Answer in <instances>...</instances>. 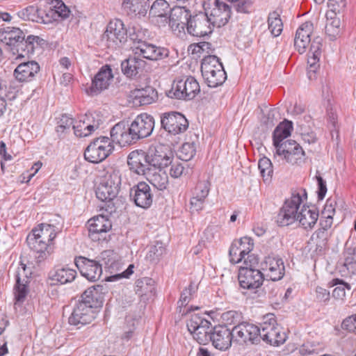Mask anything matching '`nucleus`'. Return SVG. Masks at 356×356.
<instances>
[{
	"instance_id": "a878e982",
	"label": "nucleus",
	"mask_w": 356,
	"mask_h": 356,
	"mask_svg": "<svg viewBox=\"0 0 356 356\" xmlns=\"http://www.w3.org/2000/svg\"><path fill=\"white\" fill-rule=\"evenodd\" d=\"M88 235L92 241H99V235L108 232L112 227L111 221L105 216L99 215L88 221Z\"/></svg>"
},
{
	"instance_id": "0eeeda50",
	"label": "nucleus",
	"mask_w": 356,
	"mask_h": 356,
	"mask_svg": "<svg viewBox=\"0 0 356 356\" xmlns=\"http://www.w3.org/2000/svg\"><path fill=\"white\" fill-rule=\"evenodd\" d=\"M111 137L102 136L96 138L87 147L84 152L86 160L90 163H98L104 161L113 151Z\"/></svg>"
},
{
	"instance_id": "473e14b6",
	"label": "nucleus",
	"mask_w": 356,
	"mask_h": 356,
	"mask_svg": "<svg viewBox=\"0 0 356 356\" xmlns=\"http://www.w3.org/2000/svg\"><path fill=\"white\" fill-rule=\"evenodd\" d=\"M25 34L19 28L6 27L0 29V41L3 43L8 50H11L20 39H24Z\"/></svg>"
},
{
	"instance_id": "864d4df0",
	"label": "nucleus",
	"mask_w": 356,
	"mask_h": 356,
	"mask_svg": "<svg viewBox=\"0 0 356 356\" xmlns=\"http://www.w3.org/2000/svg\"><path fill=\"white\" fill-rule=\"evenodd\" d=\"M211 324L208 321L207 325H202L198 330L193 332L192 334L193 338L200 344H206L210 341L213 328L211 327Z\"/></svg>"
},
{
	"instance_id": "ea45409f",
	"label": "nucleus",
	"mask_w": 356,
	"mask_h": 356,
	"mask_svg": "<svg viewBox=\"0 0 356 356\" xmlns=\"http://www.w3.org/2000/svg\"><path fill=\"white\" fill-rule=\"evenodd\" d=\"M326 18L325 33L330 37V39L333 40L341 33V20L337 15H334L333 13H327Z\"/></svg>"
},
{
	"instance_id": "6ab92c4d",
	"label": "nucleus",
	"mask_w": 356,
	"mask_h": 356,
	"mask_svg": "<svg viewBox=\"0 0 356 356\" xmlns=\"http://www.w3.org/2000/svg\"><path fill=\"white\" fill-rule=\"evenodd\" d=\"M74 263L81 274L91 282L98 280L102 274V264L84 257L75 258Z\"/></svg>"
},
{
	"instance_id": "0e129e2a",
	"label": "nucleus",
	"mask_w": 356,
	"mask_h": 356,
	"mask_svg": "<svg viewBox=\"0 0 356 356\" xmlns=\"http://www.w3.org/2000/svg\"><path fill=\"white\" fill-rule=\"evenodd\" d=\"M346 5V0H328L329 10L327 13H333L334 15L341 14L345 10Z\"/></svg>"
},
{
	"instance_id": "f8f14e48",
	"label": "nucleus",
	"mask_w": 356,
	"mask_h": 356,
	"mask_svg": "<svg viewBox=\"0 0 356 356\" xmlns=\"http://www.w3.org/2000/svg\"><path fill=\"white\" fill-rule=\"evenodd\" d=\"M234 342L243 344L248 341L257 343L259 341L260 328L252 323L243 322L232 329Z\"/></svg>"
},
{
	"instance_id": "49530a36",
	"label": "nucleus",
	"mask_w": 356,
	"mask_h": 356,
	"mask_svg": "<svg viewBox=\"0 0 356 356\" xmlns=\"http://www.w3.org/2000/svg\"><path fill=\"white\" fill-rule=\"evenodd\" d=\"M268 29L274 37L279 36L283 30V23L277 11L269 13L268 17Z\"/></svg>"
},
{
	"instance_id": "39448f33",
	"label": "nucleus",
	"mask_w": 356,
	"mask_h": 356,
	"mask_svg": "<svg viewBox=\"0 0 356 356\" xmlns=\"http://www.w3.org/2000/svg\"><path fill=\"white\" fill-rule=\"evenodd\" d=\"M258 260L252 257L250 261L245 259L244 266L239 269L238 279L240 286L245 289H256L263 283L264 274L254 268Z\"/></svg>"
},
{
	"instance_id": "58836bf2",
	"label": "nucleus",
	"mask_w": 356,
	"mask_h": 356,
	"mask_svg": "<svg viewBox=\"0 0 356 356\" xmlns=\"http://www.w3.org/2000/svg\"><path fill=\"white\" fill-rule=\"evenodd\" d=\"M31 236L51 243L56 236V232L54 226L42 223L32 230Z\"/></svg>"
},
{
	"instance_id": "bb28decb",
	"label": "nucleus",
	"mask_w": 356,
	"mask_h": 356,
	"mask_svg": "<svg viewBox=\"0 0 356 356\" xmlns=\"http://www.w3.org/2000/svg\"><path fill=\"white\" fill-rule=\"evenodd\" d=\"M101 123L100 119L95 120L92 115H86L83 119L74 122L72 129L76 136L86 137L97 129Z\"/></svg>"
},
{
	"instance_id": "37998d69",
	"label": "nucleus",
	"mask_w": 356,
	"mask_h": 356,
	"mask_svg": "<svg viewBox=\"0 0 356 356\" xmlns=\"http://www.w3.org/2000/svg\"><path fill=\"white\" fill-rule=\"evenodd\" d=\"M134 97L138 101L140 105L150 104L157 97V92L151 86L136 90L134 92Z\"/></svg>"
},
{
	"instance_id": "393cba45",
	"label": "nucleus",
	"mask_w": 356,
	"mask_h": 356,
	"mask_svg": "<svg viewBox=\"0 0 356 356\" xmlns=\"http://www.w3.org/2000/svg\"><path fill=\"white\" fill-rule=\"evenodd\" d=\"M210 181L208 179L200 180L197 182L193 191L191 199V209L198 211L203 209L206 198L210 191Z\"/></svg>"
},
{
	"instance_id": "a19ab883",
	"label": "nucleus",
	"mask_w": 356,
	"mask_h": 356,
	"mask_svg": "<svg viewBox=\"0 0 356 356\" xmlns=\"http://www.w3.org/2000/svg\"><path fill=\"white\" fill-rule=\"evenodd\" d=\"M47 11L48 10L35 6H30L25 10L26 17L29 20L44 24L51 22L49 16L47 15Z\"/></svg>"
},
{
	"instance_id": "e433bc0d",
	"label": "nucleus",
	"mask_w": 356,
	"mask_h": 356,
	"mask_svg": "<svg viewBox=\"0 0 356 356\" xmlns=\"http://www.w3.org/2000/svg\"><path fill=\"white\" fill-rule=\"evenodd\" d=\"M292 129V122L290 121L284 120L279 124L274 130L273 135V145L275 148L286 140V138L291 135Z\"/></svg>"
},
{
	"instance_id": "4be33fe9",
	"label": "nucleus",
	"mask_w": 356,
	"mask_h": 356,
	"mask_svg": "<svg viewBox=\"0 0 356 356\" xmlns=\"http://www.w3.org/2000/svg\"><path fill=\"white\" fill-rule=\"evenodd\" d=\"M130 197L133 199L136 206L144 209L149 208L153 201V194L151 188L144 181L139 182L131 188Z\"/></svg>"
},
{
	"instance_id": "6e6552de",
	"label": "nucleus",
	"mask_w": 356,
	"mask_h": 356,
	"mask_svg": "<svg viewBox=\"0 0 356 356\" xmlns=\"http://www.w3.org/2000/svg\"><path fill=\"white\" fill-rule=\"evenodd\" d=\"M161 127L172 135L185 132L188 128V122L185 116L179 112H166L161 115Z\"/></svg>"
},
{
	"instance_id": "c85d7f7f",
	"label": "nucleus",
	"mask_w": 356,
	"mask_h": 356,
	"mask_svg": "<svg viewBox=\"0 0 356 356\" xmlns=\"http://www.w3.org/2000/svg\"><path fill=\"white\" fill-rule=\"evenodd\" d=\"M40 69V65L35 61L24 62L17 66L13 75L19 82H29L35 79Z\"/></svg>"
},
{
	"instance_id": "4468645a",
	"label": "nucleus",
	"mask_w": 356,
	"mask_h": 356,
	"mask_svg": "<svg viewBox=\"0 0 356 356\" xmlns=\"http://www.w3.org/2000/svg\"><path fill=\"white\" fill-rule=\"evenodd\" d=\"M259 328V340L262 339L266 343L274 346L282 344L286 341V334L281 331L273 318L264 322Z\"/></svg>"
},
{
	"instance_id": "774afa93",
	"label": "nucleus",
	"mask_w": 356,
	"mask_h": 356,
	"mask_svg": "<svg viewBox=\"0 0 356 356\" xmlns=\"http://www.w3.org/2000/svg\"><path fill=\"white\" fill-rule=\"evenodd\" d=\"M58 124L56 131L63 134L70 130L71 127H73L74 120L67 115L63 114L61 115Z\"/></svg>"
},
{
	"instance_id": "2f4dec72",
	"label": "nucleus",
	"mask_w": 356,
	"mask_h": 356,
	"mask_svg": "<svg viewBox=\"0 0 356 356\" xmlns=\"http://www.w3.org/2000/svg\"><path fill=\"white\" fill-rule=\"evenodd\" d=\"M122 8L131 17H143L149 8V0H122Z\"/></svg>"
},
{
	"instance_id": "9d476101",
	"label": "nucleus",
	"mask_w": 356,
	"mask_h": 356,
	"mask_svg": "<svg viewBox=\"0 0 356 356\" xmlns=\"http://www.w3.org/2000/svg\"><path fill=\"white\" fill-rule=\"evenodd\" d=\"M200 91L197 80L193 76L177 81L175 86L169 92V97L179 99H192Z\"/></svg>"
},
{
	"instance_id": "aec40b11",
	"label": "nucleus",
	"mask_w": 356,
	"mask_h": 356,
	"mask_svg": "<svg viewBox=\"0 0 356 356\" xmlns=\"http://www.w3.org/2000/svg\"><path fill=\"white\" fill-rule=\"evenodd\" d=\"M32 274L30 268L25 264L20 263L16 272V284L15 286V296L17 302H23L28 293V283Z\"/></svg>"
},
{
	"instance_id": "4c0bfd02",
	"label": "nucleus",
	"mask_w": 356,
	"mask_h": 356,
	"mask_svg": "<svg viewBox=\"0 0 356 356\" xmlns=\"http://www.w3.org/2000/svg\"><path fill=\"white\" fill-rule=\"evenodd\" d=\"M321 38H316L312 40L308 54V64L309 65L310 71L314 72L318 67V63L321 56Z\"/></svg>"
},
{
	"instance_id": "09e8293b",
	"label": "nucleus",
	"mask_w": 356,
	"mask_h": 356,
	"mask_svg": "<svg viewBox=\"0 0 356 356\" xmlns=\"http://www.w3.org/2000/svg\"><path fill=\"white\" fill-rule=\"evenodd\" d=\"M343 257L344 267L351 273L354 274L356 271V244L346 248Z\"/></svg>"
},
{
	"instance_id": "a211bd4d",
	"label": "nucleus",
	"mask_w": 356,
	"mask_h": 356,
	"mask_svg": "<svg viewBox=\"0 0 356 356\" xmlns=\"http://www.w3.org/2000/svg\"><path fill=\"white\" fill-rule=\"evenodd\" d=\"M113 78L112 70L108 65H104L92 80L91 86L86 89V92L90 96L97 95L106 90Z\"/></svg>"
},
{
	"instance_id": "f704fd0d",
	"label": "nucleus",
	"mask_w": 356,
	"mask_h": 356,
	"mask_svg": "<svg viewBox=\"0 0 356 356\" xmlns=\"http://www.w3.org/2000/svg\"><path fill=\"white\" fill-rule=\"evenodd\" d=\"M145 66V61L136 56L129 57L121 63L122 71L128 77L136 76Z\"/></svg>"
},
{
	"instance_id": "2eb2a0df",
	"label": "nucleus",
	"mask_w": 356,
	"mask_h": 356,
	"mask_svg": "<svg viewBox=\"0 0 356 356\" xmlns=\"http://www.w3.org/2000/svg\"><path fill=\"white\" fill-rule=\"evenodd\" d=\"M150 164L154 170L163 169L172 163V153L168 147L159 144L150 146L147 150Z\"/></svg>"
},
{
	"instance_id": "3c124183",
	"label": "nucleus",
	"mask_w": 356,
	"mask_h": 356,
	"mask_svg": "<svg viewBox=\"0 0 356 356\" xmlns=\"http://www.w3.org/2000/svg\"><path fill=\"white\" fill-rule=\"evenodd\" d=\"M330 235V232H325L319 229L313 233L311 236V241L316 245V250L322 251L325 248Z\"/></svg>"
},
{
	"instance_id": "b1692460",
	"label": "nucleus",
	"mask_w": 356,
	"mask_h": 356,
	"mask_svg": "<svg viewBox=\"0 0 356 356\" xmlns=\"http://www.w3.org/2000/svg\"><path fill=\"white\" fill-rule=\"evenodd\" d=\"M314 31V24L311 22L302 24L296 31L294 38V47L300 53L306 51L309 44H312L311 35Z\"/></svg>"
},
{
	"instance_id": "423d86ee",
	"label": "nucleus",
	"mask_w": 356,
	"mask_h": 356,
	"mask_svg": "<svg viewBox=\"0 0 356 356\" xmlns=\"http://www.w3.org/2000/svg\"><path fill=\"white\" fill-rule=\"evenodd\" d=\"M203 7L213 26H224L231 17V7L220 0H205Z\"/></svg>"
},
{
	"instance_id": "052dcab7",
	"label": "nucleus",
	"mask_w": 356,
	"mask_h": 356,
	"mask_svg": "<svg viewBox=\"0 0 356 356\" xmlns=\"http://www.w3.org/2000/svg\"><path fill=\"white\" fill-rule=\"evenodd\" d=\"M195 152L193 143H185L178 151V156L181 160L188 161L195 156Z\"/></svg>"
},
{
	"instance_id": "680f3d73",
	"label": "nucleus",
	"mask_w": 356,
	"mask_h": 356,
	"mask_svg": "<svg viewBox=\"0 0 356 356\" xmlns=\"http://www.w3.org/2000/svg\"><path fill=\"white\" fill-rule=\"evenodd\" d=\"M230 261L233 264H238L243 259H246L240 248V243L236 241L232 243L229 251Z\"/></svg>"
},
{
	"instance_id": "69168bd1",
	"label": "nucleus",
	"mask_w": 356,
	"mask_h": 356,
	"mask_svg": "<svg viewBox=\"0 0 356 356\" xmlns=\"http://www.w3.org/2000/svg\"><path fill=\"white\" fill-rule=\"evenodd\" d=\"M208 321L202 318L200 316L194 314L192 315L191 318L187 322V327L188 331L192 334L195 330H198L202 325H207Z\"/></svg>"
},
{
	"instance_id": "4d7b16f0",
	"label": "nucleus",
	"mask_w": 356,
	"mask_h": 356,
	"mask_svg": "<svg viewBox=\"0 0 356 356\" xmlns=\"http://www.w3.org/2000/svg\"><path fill=\"white\" fill-rule=\"evenodd\" d=\"M165 252V248L161 243H156V245L149 248L146 259L152 264H156Z\"/></svg>"
},
{
	"instance_id": "5701e85b",
	"label": "nucleus",
	"mask_w": 356,
	"mask_h": 356,
	"mask_svg": "<svg viewBox=\"0 0 356 356\" xmlns=\"http://www.w3.org/2000/svg\"><path fill=\"white\" fill-rule=\"evenodd\" d=\"M210 341L212 345L218 350L229 349L234 341L232 330L225 325H218L213 328Z\"/></svg>"
},
{
	"instance_id": "f257e3e1",
	"label": "nucleus",
	"mask_w": 356,
	"mask_h": 356,
	"mask_svg": "<svg viewBox=\"0 0 356 356\" xmlns=\"http://www.w3.org/2000/svg\"><path fill=\"white\" fill-rule=\"evenodd\" d=\"M302 203L300 193H293L286 200L277 216L278 225L288 226L298 221L302 228L312 229L318 219V212L314 207L303 205L300 208Z\"/></svg>"
},
{
	"instance_id": "412c9836",
	"label": "nucleus",
	"mask_w": 356,
	"mask_h": 356,
	"mask_svg": "<svg viewBox=\"0 0 356 356\" xmlns=\"http://www.w3.org/2000/svg\"><path fill=\"white\" fill-rule=\"evenodd\" d=\"M134 54L150 60H159L167 58L169 51L145 41L136 44L134 47Z\"/></svg>"
},
{
	"instance_id": "ddd939ff",
	"label": "nucleus",
	"mask_w": 356,
	"mask_h": 356,
	"mask_svg": "<svg viewBox=\"0 0 356 356\" xmlns=\"http://www.w3.org/2000/svg\"><path fill=\"white\" fill-rule=\"evenodd\" d=\"M127 164L133 172L138 175L146 176L152 170L147 151L136 149L127 156Z\"/></svg>"
},
{
	"instance_id": "79ce46f5",
	"label": "nucleus",
	"mask_w": 356,
	"mask_h": 356,
	"mask_svg": "<svg viewBox=\"0 0 356 356\" xmlns=\"http://www.w3.org/2000/svg\"><path fill=\"white\" fill-rule=\"evenodd\" d=\"M158 171H150L145 177L158 190L163 191L168 185V177L162 169H157Z\"/></svg>"
},
{
	"instance_id": "dca6fc26",
	"label": "nucleus",
	"mask_w": 356,
	"mask_h": 356,
	"mask_svg": "<svg viewBox=\"0 0 356 356\" xmlns=\"http://www.w3.org/2000/svg\"><path fill=\"white\" fill-rule=\"evenodd\" d=\"M213 25L204 13H200L191 15L187 31L189 34L196 37H204L213 32Z\"/></svg>"
},
{
	"instance_id": "a18cd8bd",
	"label": "nucleus",
	"mask_w": 356,
	"mask_h": 356,
	"mask_svg": "<svg viewBox=\"0 0 356 356\" xmlns=\"http://www.w3.org/2000/svg\"><path fill=\"white\" fill-rule=\"evenodd\" d=\"M148 33L147 29H143L139 24H134L130 25L127 29V36H129L131 40L137 42V44H138L139 42L145 41L149 36Z\"/></svg>"
},
{
	"instance_id": "338daca9",
	"label": "nucleus",
	"mask_w": 356,
	"mask_h": 356,
	"mask_svg": "<svg viewBox=\"0 0 356 356\" xmlns=\"http://www.w3.org/2000/svg\"><path fill=\"white\" fill-rule=\"evenodd\" d=\"M238 242L240 243V248L244 256L248 255L246 259L247 261H250L252 257H254L253 255L249 254V253L252 250L254 246L252 240L250 238L243 237L238 240Z\"/></svg>"
},
{
	"instance_id": "72a5a7b5",
	"label": "nucleus",
	"mask_w": 356,
	"mask_h": 356,
	"mask_svg": "<svg viewBox=\"0 0 356 356\" xmlns=\"http://www.w3.org/2000/svg\"><path fill=\"white\" fill-rule=\"evenodd\" d=\"M135 291L144 300H149L155 296V282L149 277H143L136 282Z\"/></svg>"
},
{
	"instance_id": "20e7f679",
	"label": "nucleus",
	"mask_w": 356,
	"mask_h": 356,
	"mask_svg": "<svg viewBox=\"0 0 356 356\" xmlns=\"http://www.w3.org/2000/svg\"><path fill=\"white\" fill-rule=\"evenodd\" d=\"M201 72L208 86L211 88L222 85L227 79L223 65L216 56H207L202 59Z\"/></svg>"
},
{
	"instance_id": "de8ad7c7",
	"label": "nucleus",
	"mask_w": 356,
	"mask_h": 356,
	"mask_svg": "<svg viewBox=\"0 0 356 356\" xmlns=\"http://www.w3.org/2000/svg\"><path fill=\"white\" fill-rule=\"evenodd\" d=\"M329 284L330 286L338 285L332 291V297L337 300H343L346 297V289L348 290L351 289V286L348 283L339 278L333 279Z\"/></svg>"
},
{
	"instance_id": "603ef678",
	"label": "nucleus",
	"mask_w": 356,
	"mask_h": 356,
	"mask_svg": "<svg viewBox=\"0 0 356 356\" xmlns=\"http://www.w3.org/2000/svg\"><path fill=\"white\" fill-rule=\"evenodd\" d=\"M97 197L102 202L113 200L118 194V191H113L102 180L96 189Z\"/></svg>"
},
{
	"instance_id": "7ed1b4c3",
	"label": "nucleus",
	"mask_w": 356,
	"mask_h": 356,
	"mask_svg": "<svg viewBox=\"0 0 356 356\" xmlns=\"http://www.w3.org/2000/svg\"><path fill=\"white\" fill-rule=\"evenodd\" d=\"M106 288L95 285L86 289L68 318L70 325L78 328L90 323L97 316V309L104 302Z\"/></svg>"
},
{
	"instance_id": "6e6d98bb",
	"label": "nucleus",
	"mask_w": 356,
	"mask_h": 356,
	"mask_svg": "<svg viewBox=\"0 0 356 356\" xmlns=\"http://www.w3.org/2000/svg\"><path fill=\"white\" fill-rule=\"evenodd\" d=\"M258 167L264 181H270L273 174V168L271 161L268 158L264 156L259 159Z\"/></svg>"
},
{
	"instance_id": "7c9ffc66",
	"label": "nucleus",
	"mask_w": 356,
	"mask_h": 356,
	"mask_svg": "<svg viewBox=\"0 0 356 356\" xmlns=\"http://www.w3.org/2000/svg\"><path fill=\"white\" fill-rule=\"evenodd\" d=\"M29 248L35 252V259L38 263H40L45 260L47 257L53 251V247L51 243L38 239L29 234L26 238Z\"/></svg>"
},
{
	"instance_id": "13d9d810",
	"label": "nucleus",
	"mask_w": 356,
	"mask_h": 356,
	"mask_svg": "<svg viewBox=\"0 0 356 356\" xmlns=\"http://www.w3.org/2000/svg\"><path fill=\"white\" fill-rule=\"evenodd\" d=\"M193 291H194V287L192 284H190L188 287L186 288L181 294L180 298L178 301V309L179 312L182 315H186L190 310V309H185V307L191 298Z\"/></svg>"
},
{
	"instance_id": "e2e57ef3",
	"label": "nucleus",
	"mask_w": 356,
	"mask_h": 356,
	"mask_svg": "<svg viewBox=\"0 0 356 356\" xmlns=\"http://www.w3.org/2000/svg\"><path fill=\"white\" fill-rule=\"evenodd\" d=\"M232 6L238 12L241 13H249L252 7V0H229Z\"/></svg>"
},
{
	"instance_id": "c9c22d12",
	"label": "nucleus",
	"mask_w": 356,
	"mask_h": 356,
	"mask_svg": "<svg viewBox=\"0 0 356 356\" xmlns=\"http://www.w3.org/2000/svg\"><path fill=\"white\" fill-rule=\"evenodd\" d=\"M70 14V9L61 0L52 1L51 6H49L47 11V15L49 16L51 22L52 20L57 21L65 19L69 17Z\"/></svg>"
},
{
	"instance_id": "f3484780",
	"label": "nucleus",
	"mask_w": 356,
	"mask_h": 356,
	"mask_svg": "<svg viewBox=\"0 0 356 356\" xmlns=\"http://www.w3.org/2000/svg\"><path fill=\"white\" fill-rule=\"evenodd\" d=\"M264 277L272 281L280 280L284 275L285 266L282 258L277 256H268L261 264Z\"/></svg>"
},
{
	"instance_id": "5fc2aeb1",
	"label": "nucleus",
	"mask_w": 356,
	"mask_h": 356,
	"mask_svg": "<svg viewBox=\"0 0 356 356\" xmlns=\"http://www.w3.org/2000/svg\"><path fill=\"white\" fill-rule=\"evenodd\" d=\"M113 191L119 193L121 185V176L119 171L112 170L108 172L102 179Z\"/></svg>"
},
{
	"instance_id": "c03bdc74",
	"label": "nucleus",
	"mask_w": 356,
	"mask_h": 356,
	"mask_svg": "<svg viewBox=\"0 0 356 356\" xmlns=\"http://www.w3.org/2000/svg\"><path fill=\"white\" fill-rule=\"evenodd\" d=\"M76 275V270L68 268H61L56 270L51 275V278L53 281L64 284L72 282Z\"/></svg>"
},
{
	"instance_id": "cd10ccee",
	"label": "nucleus",
	"mask_w": 356,
	"mask_h": 356,
	"mask_svg": "<svg viewBox=\"0 0 356 356\" xmlns=\"http://www.w3.org/2000/svg\"><path fill=\"white\" fill-rule=\"evenodd\" d=\"M191 17L190 11L186 7H175L169 16V25L173 31H180L187 28Z\"/></svg>"
},
{
	"instance_id": "8fccbe9b",
	"label": "nucleus",
	"mask_w": 356,
	"mask_h": 356,
	"mask_svg": "<svg viewBox=\"0 0 356 356\" xmlns=\"http://www.w3.org/2000/svg\"><path fill=\"white\" fill-rule=\"evenodd\" d=\"M101 259L104 261L106 268L110 270L118 269L120 265L119 256L113 250H106L100 254Z\"/></svg>"
},
{
	"instance_id": "c756f323",
	"label": "nucleus",
	"mask_w": 356,
	"mask_h": 356,
	"mask_svg": "<svg viewBox=\"0 0 356 356\" xmlns=\"http://www.w3.org/2000/svg\"><path fill=\"white\" fill-rule=\"evenodd\" d=\"M42 40L38 36L29 35L26 40L25 38L20 39V41L11 47L10 51L13 55H17V58L29 56L33 54L34 49L40 45Z\"/></svg>"
},
{
	"instance_id": "f03ea898",
	"label": "nucleus",
	"mask_w": 356,
	"mask_h": 356,
	"mask_svg": "<svg viewBox=\"0 0 356 356\" xmlns=\"http://www.w3.org/2000/svg\"><path fill=\"white\" fill-rule=\"evenodd\" d=\"M154 128V118L147 113H142L129 126L124 122H118L111 129L110 134L113 142L124 147L149 136Z\"/></svg>"
},
{
	"instance_id": "9b49d317",
	"label": "nucleus",
	"mask_w": 356,
	"mask_h": 356,
	"mask_svg": "<svg viewBox=\"0 0 356 356\" xmlns=\"http://www.w3.org/2000/svg\"><path fill=\"white\" fill-rule=\"evenodd\" d=\"M127 29L120 19H115L109 22L106 31L102 35V40L107 42L108 47L115 48L126 40Z\"/></svg>"
},
{
	"instance_id": "bf43d9fd",
	"label": "nucleus",
	"mask_w": 356,
	"mask_h": 356,
	"mask_svg": "<svg viewBox=\"0 0 356 356\" xmlns=\"http://www.w3.org/2000/svg\"><path fill=\"white\" fill-rule=\"evenodd\" d=\"M169 9V3L165 0H156L150 8L149 13L154 17H165Z\"/></svg>"
},
{
	"instance_id": "1a4fd4ad",
	"label": "nucleus",
	"mask_w": 356,
	"mask_h": 356,
	"mask_svg": "<svg viewBox=\"0 0 356 356\" xmlns=\"http://www.w3.org/2000/svg\"><path fill=\"white\" fill-rule=\"evenodd\" d=\"M283 156L286 162L292 165H300L304 163L305 152L302 147L295 140H286L275 148V156Z\"/></svg>"
}]
</instances>
